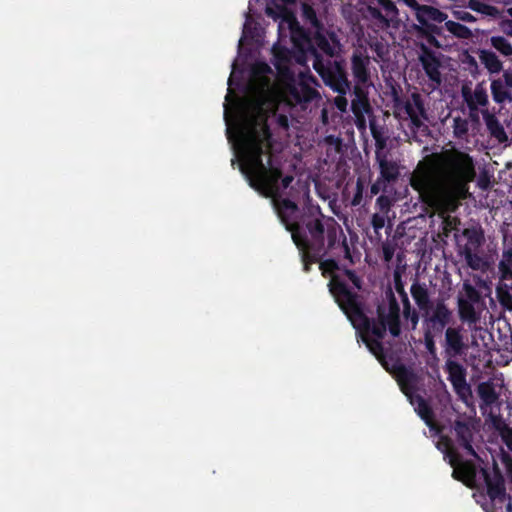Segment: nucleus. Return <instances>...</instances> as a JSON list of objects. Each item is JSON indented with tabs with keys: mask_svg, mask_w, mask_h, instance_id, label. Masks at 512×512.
<instances>
[{
	"mask_svg": "<svg viewBox=\"0 0 512 512\" xmlns=\"http://www.w3.org/2000/svg\"><path fill=\"white\" fill-rule=\"evenodd\" d=\"M503 506H505L507 512H512V498L510 495Z\"/></svg>",
	"mask_w": 512,
	"mask_h": 512,
	"instance_id": "obj_60",
	"label": "nucleus"
},
{
	"mask_svg": "<svg viewBox=\"0 0 512 512\" xmlns=\"http://www.w3.org/2000/svg\"><path fill=\"white\" fill-rule=\"evenodd\" d=\"M384 183L383 180L379 177V179L377 181H375L371 187H370V195H369V198L371 199L373 196L377 195L383 188L384 186Z\"/></svg>",
	"mask_w": 512,
	"mask_h": 512,
	"instance_id": "obj_55",
	"label": "nucleus"
},
{
	"mask_svg": "<svg viewBox=\"0 0 512 512\" xmlns=\"http://www.w3.org/2000/svg\"><path fill=\"white\" fill-rule=\"evenodd\" d=\"M423 328L436 333H443L453 321V311L449 308L445 299L438 298L422 313Z\"/></svg>",
	"mask_w": 512,
	"mask_h": 512,
	"instance_id": "obj_9",
	"label": "nucleus"
},
{
	"mask_svg": "<svg viewBox=\"0 0 512 512\" xmlns=\"http://www.w3.org/2000/svg\"><path fill=\"white\" fill-rule=\"evenodd\" d=\"M334 294L337 296L338 306L346 315L352 326L360 335L368 350L386 366V359L393 361L392 352L385 349L382 339L386 331L393 337L401 334L400 306L391 289L386 291L388 306H377V318H369L363 307L360 295L350 293L343 284L336 283Z\"/></svg>",
	"mask_w": 512,
	"mask_h": 512,
	"instance_id": "obj_3",
	"label": "nucleus"
},
{
	"mask_svg": "<svg viewBox=\"0 0 512 512\" xmlns=\"http://www.w3.org/2000/svg\"><path fill=\"white\" fill-rule=\"evenodd\" d=\"M452 428L458 445L462 447L468 455L479 458L477 452L472 446L474 437V427L472 422L469 419H456Z\"/></svg>",
	"mask_w": 512,
	"mask_h": 512,
	"instance_id": "obj_16",
	"label": "nucleus"
},
{
	"mask_svg": "<svg viewBox=\"0 0 512 512\" xmlns=\"http://www.w3.org/2000/svg\"><path fill=\"white\" fill-rule=\"evenodd\" d=\"M311 53L315 57L312 63L314 70L320 75L326 86L339 94L335 98V105L340 111L345 112L348 106L345 95L351 91V82L348 80L343 61L324 60L316 53L315 49H311Z\"/></svg>",
	"mask_w": 512,
	"mask_h": 512,
	"instance_id": "obj_5",
	"label": "nucleus"
},
{
	"mask_svg": "<svg viewBox=\"0 0 512 512\" xmlns=\"http://www.w3.org/2000/svg\"><path fill=\"white\" fill-rule=\"evenodd\" d=\"M501 461L506 467L507 476L512 483V456L505 452L504 450L501 451Z\"/></svg>",
	"mask_w": 512,
	"mask_h": 512,
	"instance_id": "obj_50",
	"label": "nucleus"
},
{
	"mask_svg": "<svg viewBox=\"0 0 512 512\" xmlns=\"http://www.w3.org/2000/svg\"><path fill=\"white\" fill-rule=\"evenodd\" d=\"M369 88L353 86L351 88L354 98L351 101V110L357 119H364V115L371 112L369 102Z\"/></svg>",
	"mask_w": 512,
	"mask_h": 512,
	"instance_id": "obj_21",
	"label": "nucleus"
},
{
	"mask_svg": "<svg viewBox=\"0 0 512 512\" xmlns=\"http://www.w3.org/2000/svg\"><path fill=\"white\" fill-rule=\"evenodd\" d=\"M367 11L382 26L389 27L399 22V11L392 0H373L367 6Z\"/></svg>",
	"mask_w": 512,
	"mask_h": 512,
	"instance_id": "obj_13",
	"label": "nucleus"
},
{
	"mask_svg": "<svg viewBox=\"0 0 512 512\" xmlns=\"http://www.w3.org/2000/svg\"><path fill=\"white\" fill-rule=\"evenodd\" d=\"M499 29L500 31L508 36V37H512V18L511 19H508V18H504V19H501L499 21Z\"/></svg>",
	"mask_w": 512,
	"mask_h": 512,
	"instance_id": "obj_53",
	"label": "nucleus"
},
{
	"mask_svg": "<svg viewBox=\"0 0 512 512\" xmlns=\"http://www.w3.org/2000/svg\"><path fill=\"white\" fill-rule=\"evenodd\" d=\"M272 142L273 135L267 116L262 102H259L254 105L251 113L244 116L238 129L240 171L251 188L272 198L278 217L286 229L292 232L299 222V207L294 201L281 198V168L273 163Z\"/></svg>",
	"mask_w": 512,
	"mask_h": 512,
	"instance_id": "obj_1",
	"label": "nucleus"
},
{
	"mask_svg": "<svg viewBox=\"0 0 512 512\" xmlns=\"http://www.w3.org/2000/svg\"><path fill=\"white\" fill-rule=\"evenodd\" d=\"M466 348L460 327L445 330L444 352L449 358L460 356Z\"/></svg>",
	"mask_w": 512,
	"mask_h": 512,
	"instance_id": "obj_18",
	"label": "nucleus"
},
{
	"mask_svg": "<svg viewBox=\"0 0 512 512\" xmlns=\"http://www.w3.org/2000/svg\"><path fill=\"white\" fill-rule=\"evenodd\" d=\"M424 54L420 56V62L423 70L431 82L440 85L442 82L440 73V61L435 56L434 52L423 46Z\"/></svg>",
	"mask_w": 512,
	"mask_h": 512,
	"instance_id": "obj_22",
	"label": "nucleus"
},
{
	"mask_svg": "<svg viewBox=\"0 0 512 512\" xmlns=\"http://www.w3.org/2000/svg\"><path fill=\"white\" fill-rule=\"evenodd\" d=\"M276 122L279 127L287 130L289 128V120L288 117L284 114H279L276 118Z\"/></svg>",
	"mask_w": 512,
	"mask_h": 512,
	"instance_id": "obj_57",
	"label": "nucleus"
},
{
	"mask_svg": "<svg viewBox=\"0 0 512 512\" xmlns=\"http://www.w3.org/2000/svg\"><path fill=\"white\" fill-rule=\"evenodd\" d=\"M463 236L467 238V243L462 247L470 248L471 251H476L484 242V234L481 229L465 228Z\"/></svg>",
	"mask_w": 512,
	"mask_h": 512,
	"instance_id": "obj_36",
	"label": "nucleus"
},
{
	"mask_svg": "<svg viewBox=\"0 0 512 512\" xmlns=\"http://www.w3.org/2000/svg\"><path fill=\"white\" fill-rule=\"evenodd\" d=\"M489 419L493 429L497 432L501 442L507 448V453L512 456V427L506 422L502 415L490 414Z\"/></svg>",
	"mask_w": 512,
	"mask_h": 512,
	"instance_id": "obj_24",
	"label": "nucleus"
},
{
	"mask_svg": "<svg viewBox=\"0 0 512 512\" xmlns=\"http://www.w3.org/2000/svg\"><path fill=\"white\" fill-rule=\"evenodd\" d=\"M484 305L457 301L458 316L462 323L476 324L480 320V311Z\"/></svg>",
	"mask_w": 512,
	"mask_h": 512,
	"instance_id": "obj_25",
	"label": "nucleus"
},
{
	"mask_svg": "<svg viewBox=\"0 0 512 512\" xmlns=\"http://www.w3.org/2000/svg\"><path fill=\"white\" fill-rule=\"evenodd\" d=\"M281 180V186L283 189H287L291 183L293 182L294 180V177L292 175H286L284 177L281 176V178L279 179V181Z\"/></svg>",
	"mask_w": 512,
	"mask_h": 512,
	"instance_id": "obj_58",
	"label": "nucleus"
},
{
	"mask_svg": "<svg viewBox=\"0 0 512 512\" xmlns=\"http://www.w3.org/2000/svg\"><path fill=\"white\" fill-rule=\"evenodd\" d=\"M503 82L505 83V85L507 86V88H512V72L510 71H505L503 73Z\"/></svg>",
	"mask_w": 512,
	"mask_h": 512,
	"instance_id": "obj_59",
	"label": "nucleus"
},
{
	"mask_svg": "<svg viewBox=\"0 0 512 512\" xmlns=\"http://www.w3.org/2000/svg\"><path fill=\"white\" fill-rule=\"evenodd\" d=\"M371 59L365 51L354 50L350 59V69L354 86L371 87Z\"/></svg>",
	"mask_w": 512,
	"mask_h": 512,
	"instance_id": "obj_12",
	"label": "nucleus"
},
{
	"mask_svg": "<svg viewBox=\"0 0 512 512\" xmlns=\"http://www.w3.org/2000/svg\"><path fill=\"white\" fill-rule=\"evenodd\" d=\"M304 16L305 18L314 26V27H319L320 26V22L317 18V15H316V12L314 11V9L310 6H307L305 5L304 6Z\"/></svg>",
	"mask_w": 512,
	"mask_h": 512,
	"instance_id": "obj_52",
	"label": "nucleus"
},
{
	"mask_svg": "<svg viewBox=\"0 0 512 512\" xmlns=\"http://www.w3.org/2000/svg\"><path fill=\"white\" fill-rule=\"evenodd\" d=\"M410 293L417 307L423 313L431 308L433 302L430 299L429 291L426 285L419 283L417 280L410 287Z\"/></svg>",
	"mask_w": 512,
	"mask_h": 512,
	"instance_id": "obj_27",
	"label": "nucleus"
},
{
	"mask_svg": "<svg viewBox=\"0 0 512 512\" xmlns=\"http://www.w3.org/2000/svg\"><path fill=\"white\" fill-rule=\"evenodd\" d=\"M298 248L330 252L352 262L350 248L342 228L333 217H326L318 205L309 204L303 209L296 228L291 232Z\"/></svg>",
	"mask_w": 512,
	"mask_h": 512,
	"instance_id": "obj_4",
	"label": "nucleus"
},
{
	"mask_svg": "<svg viewBox=\"0 0 512 512\" xmlns=\"http://www.w3.org/2000/svg\"><path fill=\"white\" fill-rule=\"evenodd\" d=\"M496 297L500 305L509 311H512V294L507 284H499L496 287Z\"/></svg>",
	"mask_w": 512,
	"mask_h": 512,
	"instance_id": "obj_41",
	"label": "nucleus"
},
{
	"mask_svg": "<svg viewBox=\"0 0 512 512\" xmlns=\"http://www.w3.org/2000/svg\"><path fill=\"white\" fill-rule=\"evenodd\" d=\"M393 368L396 372L397 382L401 391L409 398L410 403L415 406V411L420 418L426 425L431 427L434 421V412L424 397L414 394L417 381L415 373L400 363L394 364Z\"/></svg>",
	"mask_w": 512,
	"mask_h": 512,
	"instance_id": "obj_6",
	"label": "nucleus"
},
{
	"mask_svg": "<svg viewBox=\"0 0 512 512\" xmlns=\"http://www.w3.org/2000/svg\"><path fill=\"white\" fill-rule=\"evenodd\" d=\"M500 280L512 281V245L504 247L498 263Z\"/></svg>",
	"mask_w": 512,
	"mask_h": 512,
	"instance_id": "obj_30",
	"label": "nucleus"
},
{
	"mask_svg": "<svg viewBox=\"0 0 512 512\" xmlns=\"http://www.w3.org/2000/svg\"><path fill=\"white\" fill-rule=\"evenodd\" d=\"M264 70H270L269 66L267 64H263Z\"/></svg>",
	"mask_w": 512,
	"mask_h": 512,
	"instance_id": "obj_64",
	"label": "nucleus"
},
{
	"mask_svg": "<svg viewBox=\"0 0 512 512\" xmlns=\"http://www.w3.org/2000/svg\"><path fill=\"white\" fill-rule=\"evenodd\" d=\"M482 474L487 488V495L492 502V508L487 510V512H503V505L509 498L505 488L504 476L496 465L492 475L485 469H482Z\"/></svg>",
	"mask_w": 512,
	"mask_h": 512,
	"instance_id": "obj_10",
	"label": "nucleus"
},
{
	"mask_svg": "<svg viewBox=\"0 0 512 512\" xmlns=\"http://www.w3.org/2000/svg\"><path fill=\"white\" fill-rule=\"evenodd\" d=\"M292 58V52L286 47L278 48L274 52L273 64L281 81H291L292 76L295 74L290 67Z\"/></svg>",
	"mask_w": 512,
	"mask_h": 512,
	"instance_id": "obj_20",
	"label": "nucleus"
},
{
	"mask_svg": "<svg viewBox=\"0 0 512 512\" xmlns=\"http://www.w3.org/2000/svg\"><path fill=\"white\" fill-rule=\"evenodd\" d=\"M462 95L471 112L477 111L478 106L486 107L489 103L488 94L483 83H478L473 93H471L470 89L463 88Z\"/></svg>",
	"mask_w": 512,
	"mask_h": 512,
	"instance_id": "obj_23",
	"label": "nucleus"
},
{
	"mask_svg": "<svg viewBox=\"0 0 512 512\" xmlns=\"http://www.w3.org/2000/svg\"><path fill=\"white\" fill-rule=\"evenodd\" d=\"M490 45L504 57L512 56V43L505 36H491Z\"/></svg>",
	"mask_w": 512,
	"mask_h": 512,
	"instance_id": "obj_38",
	"label": "nucleus"
},
{
	"mask_svg": "<svg viewBox=\"0 0 512 512\" xmlns=\"http://www.w3.org/2000/svg\"><path fill=\"white\" fill-rule=\"evenodd\" d=\"M466 7L491 18H500L502 14L498 7L481 2L480 0H468Z\"/></svg>",
	"mask_w": 512,
	"mask_h": 512,
	"instance_id": "obj_32",
	"label": "nucleus"
},
{
	"mask_svg": "<svg viewBox=\"0 0 512 512\" xmlns=\"http://www.w3.org/2000/svg\"><path fill=\"white\" fill-rule=\"evenodd\" d=\"M444 27L445 30L458 39L469 40L473 37L470 28L459 22L448 20V18L444 22Z\"/></svg>",
	"mask_w": 512,
	"mask_h": 512,
	"instance_id": "obj_33",
	"label": "nucleus"
},
{
	"mask_svg": "<svg viewBox=\"0 0 512 512\" xmlns=\"http://www.w3.org/2000/svg\"><path fill=\"white\" fill-rule=\"evenodd\" d=\"M448 18V15L440 9L431 6L430 8H423L420 14H417L418 24H412V30L421 38L425 39L431 46L440 48L441 44L437 37L443 36V26H438L437 23H443Z\"/></svg>",
	"mask_w": 512,
	"mask_h": 512,
	"instance_id": "obj_7",
	"label": "nucleus"
},
{
	"mask_svg": "<svg viewBox=\"0 0 512 512\" xmlns=\"http://www.w3.org/2000/svg\"><path fill=\"white\" fill-rule=\"evenodd\" d=\"M452 16L456 20L466 22V23H473V22L477 21V18L474 15H472L470 12L465 11V10H453Z\"/></svg>",
	"mask_w": 512,
	"mask_h": 512,
	"instance_id": "obj_47",
	"label": "nucleus"
},
{
	"mask_svg": "<svg viewBox=\"0 0 512 512\" xmlns=\"http://www.w3.org/2000/svg\"><path fill=\"white\" fill-rule=\"evenodd\" d=\"M302 254V262H303V270L308 273L311 270V265L314 263H318L324 256L328 255L330 252L321 251L318 252L316 250L298 248Z\"/></svg>",
	"mask_w": 512,
	"mask_h": 512,
	"instance_id": "obj_37",
	"label": "nucleus"
},
{
	"mask_svg": "<svg viewBox=\"0 0 512 512\" xmlns=\"http://www.w3.org/2000/svg\"><path fill=\"white\" fill-rule=\"evenodd\" d=\"M446 455L449 457V464L454 468L452 477L455 480L467 484L475 480L477 466L471 460H463L461 455L454 449L449 448Z\"/></svg>",
	"mask_w": 512,
	"mask_h": 512,
	"instance_id": "obj_14",
	"label": "nucleus"
},
{
	"mask_svg": "<svg viewBox=\"0 0 512 512\" xmlns=\"http://www.w3.org/2000/svg\"><path fill=\"white\" fill-rule=\"evenodd\" d=\"M314 43L316 47L311 43V41L307 40V48L302 51V55L298 56L296 61L299 64H303L308 56H311L313 60L315 59L314 55L311 53V49H315L316 53L319 55L318 50L322 51L327 58L326 60H331L330 58L333 57L335 53V48L332 46L329 42V40L321 33H316L314 36ZM320 56L323 58V56L320 54Z\"/></svg>",
	"mask_w": 512,
	"mask_h": 512,
	"instance_id": "obj_19",
	"label": "nucleus"
},
{
	"mask_svg": "<svg viewBox=\"0 0 512 512\" xmlns=\"http://www.w3.org/2000/svg\"><path fill=\"white\" fill-rule=\"evenodd\" d=\"M319 268L322 272V275L324 277H330V281L328 284L329 291L332 294V296L335 299V302L338 304L337 296L334 294L336 288V283L343 284L346 289L350 293H354L347 285V283L342 279V277L337 274L336 272L340 270L339 264L335 258H328L325 260H320L319 262Z\"/></svg>",
	"mask_w": 512,
	"mask_h": 512,
	"instance_id": "obj_17",
	"label": "nucleus"
},
{
	"mask_svg": "<svg viewBox=\"0 0 512 512\" xmlns=\"http://www.w3.org/2000/svg\"><path fill=\"white\" fill-rule=\"evenodd\" d=\"M459 254L464 257L466 264L472 270H479L482 268L484 261L475 251H471L470 248L460 247Z\"/></svg>",
	"mask_w": 512,
	"mask_h": 512,
	"instance_id": "obj_40",
	"label": "nucleus"
},
{
	"mask_svg": "<svg viewBox=\"0 0 512 512\" xmlns=\"http://www.w3.org/2000/svg\"><path fill=\"white\" fill-rule=\"evenodd\" d=\"M445 370L448 373V380L451 382L454 391L461 399H466L471 395V387L466 381V369L459 362L449 358L445 364Z\"/></svg>",
	"mask_w": 512,
	"mask_h": 512,
	"instance_id": "obj_15",
	"label": "nucleus"
},
{
	"mask_svg": "<svg viewBox=\"0 0 512 512\" xmlns=\"http://www.w3.org/2000/svg\"><path fill=\"white\" fill-rule=\"evenodd\" d=\"M376 161L379 165L380 170V178L383 182H394L398 179L400 175L399 165L388 158V155H379L376 158Z\"/></svg>",
	"mask_w": 512,
	"mask_h": 512,
	"instance_id": "obj_26",
	"label": "nucleus"
},
{
	"mask_svg": "<svg viewBox=\"0 0 512 512\" xmlns=\"http://www.w3.org/2000/svg\"><path fill=\"white\" fill-rule=\"evenodd\" d=\"M400 3H403L407 7L411 8L414 11L415 18L417 19V14L421 13L423 8H430L431 5L420 4L417 0H397Z\"/></svg>",
	"mask_w": 512,
	"mask_h": 512,
	"instance_id": "obj_48",
	"label": "nucleus"
},
{
	"mask_svg": "<svg viewBox=\"0 0 512 512\" xmlns=\"http://www.w3.org/2000/svg\"><path fill=\"white\" fill-rule=\"evenodd\" d=\"M311 82H314V78L309 71L300 72L298 79L294 74L291 81H282L287 93L297 104L309 103L319 95Z\"/></svg>",
	"mask_w": 512,
	"mask_h": 512,
	"instance_id": "obj_11",
	"label": "nucleus"
},
{
	"mask_svg": "<svg viewBox=\"0 0 512 512\" xmlns=\"http://www.w3.org/2000/svg\"><path fill=\"white\" fill-rule=\"evenodd\" d=\"M484 120L488 131L493 137L500 141L507 138L504 127L495 115L485 112Z\"/></svg>",
	"mask_w": 512,
	"mask_h": 512,
	"instance_id": "obj_34",
	"label": "nucleus"
},
{
	"mask_svg": "<svg viewBox=\"0 0 512 512\" xmlns=\"http://www.w3.org/2000/svg\"><path fill=\"white\" fill-rule=\"evenodd\" d=\"M284 4H293L296 2V0H280Z\"/></svg>",
	"mask_w": 512,
	"mask_h": 512,
	"instance_id": "obj_62",
	"label": "nucleus"
},
{
	"mask_svg": "<svg viewBox=\"0 0 512 512\" xmlns=\"http://www.w3.org/2000/svg\"><path fill=\"white\" fill-rule=\"evenodd\" d=\"M476 176L473 158L458 149L431 154L419 162L410 179L423 202L438 206L444 201L466 199Z\"/></svg>",
	"mask_w": 512,
	"mask_h": 512,
	"instance_id": "obj_2",
	"label": "nucleus"
},
{
	"mask_svg": "<svg viewBox=\"0 0 512 512\" xmlns=\"http://www.w3.org/2000/svg\"><path fill=\"white\" fill-rule=\"evenodd\" d=\"M478 57L481 64L490 74H498L503 70V62L495 52L487 49H480L478 51Z\"/></svg>",
	"mask_w": 512,
	"mask_h": 512,
	"instance_id": "obj_28",
	"label": "nucleus"
},
{
	"mask_svg": "<svg viewBox=\"0 0 512 512\" xmlns=\"http://www.w3.org/2000/svg\"><path fill=\"white\" fill-rule=\"evenodd\" d=\"M385 216L384 215H381L379 213H375L372 215V218H371V224H372V227L375 231V233H379V231L381 229L384 228L385 226Z\"/></svg>",
	"mask_w": 512,
	"mask_h": 512,
	"instance_id": "obj_49",
	"label": "nucleus"
},
{
	"mask_svg": "<svg viewBox=\"0 0 512 512\" xmlns=\"http://www.w3.org/2000/svg\"><path fill=\"white\" fill-rule=\"evenodd\" d=\"M376 204L379 206L380 210L387 211L390 207V199L387 196L381 195L377 198Z\"/></svg>",
	"mask_w": 512,
	"mask_h": 512,
	"instance_id": "obj_56",
	"label": "nucleus"
},
{
	"mask_svg": "<svg viewBox=\"0 0 512 512\" xmlns=\"http://www.w3.org/2000/svg\"><path fill=\"white\" fill-rule=\"evenodd\" d=\"M490 89L494 102L503 104L506 101L512 100L511 93L501 78L493 79L491 81Z\"/></svg>",
	"mask_w": 512,
	"mask_h": 512,
	"instance_id": "obj_31",
	"label": "nucleus"
},
{
	"mask_svg": "<svg viewBox=\"0 0 512 512\" xmlns=\"http://www.w3.org/2000/svg\"><path fill=\"white\" fill-rule=\"evenodd\" d=\"M363 192H364V181L362 178H358L356 181V190L351 200L352 206H359L363 200Z\"/></svg>",
	"mask_w": 512,
	"mask_h": 512,
	"instance_id": "obj_46",
	"label": "nucleus"
},
{
	"mask_svg": "<svg viewBox=\"0 0 512 512\" xmlns=\"http://www.w3.org/2000/svg\"><path fill=\"white\" fill-rule=\"evenodd\" d=\"M285 5L286 4L284 3L279 4L275 0H272L267 4L265 13L268 17L274 20L281 19L283 21H288L292 15Z\"/></svg>",
	"mask_w": 512,
	"mask_h": 512,
	"instance_id": "obj_35",
	"label": "nucleus"
},
{
	"mask_svg": "<svg viewBox=\"0 0 512 512\" xmlns=\"http://www.w3.org/2000/svg\"><path fill=\"white\" fill-rule=\"evenodd\" d=\"M506 13L512 18V7L507 8Z\"/></svg>",
	"mask_w": 512,
	"mask_h": 512,
	"instance_id": "obj_63",
	"label": "nucleus"
},
{
	"mask_svg": "<svg viewBox=\"0 0 512 512\" xmlns=\"http://www.w3.org/2000/svg\"><path fill=\"white\" fill-rule=\"evenodd\" d=\"M423 334H424V344H425L426 349L430 353H434L436 350L435 338L437 336H440L442 333H436V332H433L432 330L423 328Z\"/></svg>",
	"mask_w": 512,
	"mask_h": 512,
	"instance_id": "obj_44",
	"label": "nucleus"
},
{
	"mask_svg": "<svg viewBox=\"0 0 512 512\" xmlns=\"http://www.w3.org/2000/svg\"><path fill=\"white\" fill-rule=\"evenodd\" d=\"M396 108L398 110L403 109L407 115L409 119L408 127L414 140L421 141L420 137H426L430 134L429 127L424 122L427 119V113L419 93H412L411 98L402 103V107L397 102Z\"/></svg>",
	"mask_w": 512,
	"mask_h": 512,
	"instance_id": "obj_8",
	"label": "nucleus"
},
{
	"mask_svg": "<svg viewBox=\"0 0 512 512\" xmlns=\"http://www.w3.org/2000/svg\"><path fill=\"white\" fill-rule=\"evenodd\" d=\"M454 135L462 138L468 133V122L465 119L457 117L453 121Z\"/></svg>",
	"mask_w": 512,
	"mask_h": 512,
	"instance_id": "obj_45",
	"label": "nucleus"
},
{
	"mask_svg": "<svg viewBox=\"0 0 512 512\" xmlns=\"http://www.w3.org/2000/svg\"><path fill=\"white\" fill-rule=\"evenodd\" d=\"M478 395L485 405H492L498 399V394L489 382H482L477 388Z\"/></svg>",
	"mask_w": 512,
	"mask_h": 512,
	"instance_id": "obj_39",
	"label": "nucleus"
},
{
	"mask_svg": "<svg viewBox=\"0 0 512 512\" xmlns=\"http://www.w3.org/2000/svg\"><path fill=\"white\" fill-rule=\"evenodd\" d=\"M371 133L375 140L376 158L378 157V154L379 155H388L386 152H384V149L387 144L386 138L382 135V133L380 131H378L376 129V127L374 125H371Z\"/></svg>",
	"mask_w": 512,
	"mask_h": 512,
	"instance_id": "obj_43",
	"label": "nucleus"
},
{
	"mask_svg": "<svg viewBox=\"0 0 512 512\" xmlns=\"http://www.w3.org/2000/svg\"><path fill=\"white\" fill-rule=\"evenodd\" d=\"M395 289L399 293L402 302L404 301V299H409L404 289V285L401 281V278L399 276H396L395 278Z\"/></svg>",
	"mask_w": 512,
	"mask_h": 512,
	"instance_id": "obj_54",
	"label": "nucleus"
},
{
	"mask_svg": "<svg viewBox=\"0 0 512 512\" xmlns=\"http://www.w3.org/2000/svg\"><path fill=\"white\" fill-rule=\"evenodd\" d=\"M403 317L411 322V329H416L419 322L418 312L412 308L409 299L403 301Z\"/></svg>",
	"mask_w": 512,
	"mask_h": 512,
	"instance_id": "obj_42",
	"label": "nucleus"
},
{
	"mask_svg": "<svg viewBox=\"0 0 512 512\" xmlns=\"http://www.w3.org/2000/svg\"><path fill=\"white\" fill-rule=\"evenodd\" d=\"M457 301L485 305L481 292L468 280L463 282L462 289L459 291L457 296Z\"/></svg>",
	"mask_w": 512,
	"mask_h": 512,
	"instance_id": "obj_29",
	"label": "nucleus"
},
{
	"mask_svg": "<svg viewBox=\"0 0 512 512\" xmlns=\"http://www.w3.org/2000/svg\"><path fill=\"white\" fill-rule=\"evenodd\" d=\"M469 64H471V65L475 66L476 68L478 67V65H477V62H476L475 58H473V57H471V56H470V58H469Z\"/></svg>",
	"mask_w": 512,
	"mask_h": 512,
	"instance_id": "obj_61",
	"label": "nucleus"
},
{
	"mask_svg": "<svg viewBox=\"0 0 512 512\" xmlns=\"http://www.w3.org/2000/svg\"><path fill=\"white\" fill-rule=\"evenodd\" d=\"M344 274L347 276V278L350 280V282L353 284V286L360 290L362 288V280L361 278L355 273L354 270L345 268L343 270Z\"/></svg>",
	"mask_w": 512,
	"mask_h": 512,
	"instance_id": "obj_51",
	"label": "nucleus"
}]
</instances>
